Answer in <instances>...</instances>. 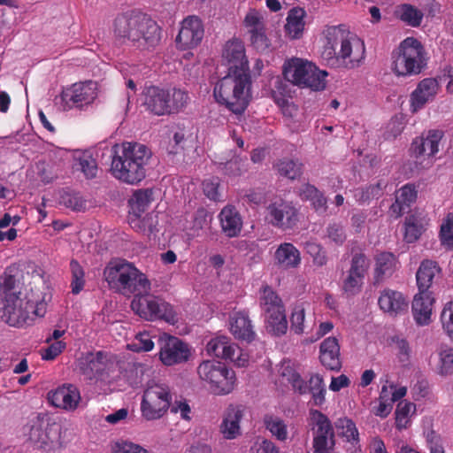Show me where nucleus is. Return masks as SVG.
Wrapping results in <instances>:
<instances>
[{
	"instance_id": "nucleus-32",
	"label": "nucleus",
	"mask_w": 453,
	"mask_h": 453,
	"mask_svg": "<svg viewBox=\"0 0 453 453\" xmlns=\"http://www.w3.org/2000/svg\"><path fill=\"white\" fill-rule=\"evenodd\" d=\"M432 293L418 292L412 301V313L416 323L419 326L429 324L431 320L433 303Z\"/></svg>"
},
{
	"instance_id": "nucleus-14",
	"label": "nucleus",
	"mask_w": 453,
	"mask_h": 453,
	"mask_svg": "<svg viewBox=\"0 0 453 453\" xmlns=\"http://www.w3.org/2000/svg\"><path fill=\"white\" fill-rule=\"evenodd\" d=\"M172 395L166 385L155 384L143 392L141 403L142 416L147 420L161 418L170 407Z\"/></svg>"
},
{
	"instance_id": "nucleus-60",
	"label": "nucleus",
	"mask_w": 453,
	"mask_h": 453,
	"mask_svg": "<svg viewBox=\"0 0 453 453\" xmlns=\"http://www.w3.org/2000/svg\"><path fill=\"white\" fill-rule=\"evenodd\" d=\"M440 370L441 374L453 373V349L447 348L440 352Z\"/></svg>"
},
{
	"instance_id": "nucleus-26",
	"label": "nucleus",
	"mask_w": 453,
	"mask_h": 453,
	"mask_svg": "<svg viewBox=\"0 0 453 453\" xmlns=\"http://www.w3.org/2000/svg\"><path fill=\"white\" fill-rule=\"evenodd\" d=\"M169 91L156 86L146 88L144 92L143 105L151 113L161 116L169 114Z\"/></svg>"
},
{
	"instance_id": "nucleus-38",
	"label": "nucleus",
	"mask_w": 453,
	"mask_h": 453,
	"mask_svg": "<svg viewBox=\"0 0 453 453\" xmlns=\"http://www.w3.org/2000/svg\"><path fill=\"white\" fill-rule=\"evenodd\" d=\"M106 355L98 351L96 354L87 353V379L101 377L109 369Z\"/></svg>"
},
{
	"instance_id": "nucleus-27",
	"label": "nucleus",
	"mask_w": 453,
	"mask_h": 453,
	"mask_svg": "<svg viewBox=\"0 0 453 453\" xmlns=\"http://www.w3.org/2000/svg\"><path fill=\"white\" fill-rule=\"evenodd\" d=\"M56 104L63 111L73 108L81 109L85 101V84L77 82L63 89L59 96L55 98Z\"/></svg>"
},
{
	"instance_id": "nucleus-19",
	"label": "nucleus",
	"mask_w": 453,
	"mask_h": 453,
	"mask_svg": "<svg viewBox=\"0 0 453 453\" xmlns=\"http://www.w3.org/2000/svg\"><path fill=\"white\" fill-rule=\"evenodd\" d=\"M204 29L202 20L196 16H188L181 22L180 29L176 36V46L181 50L193 49L202 41Z\"/></svg>"
},
{
	"instance_id": "nucleus-46",
	"label": "nucleus",
	"mask_w": 453,
	"mask_h": 453,
	"mask_svg": "<svg viewBox=\"0 0 453 453\" xmlns=\"http://www.w3.org/2000/svg\"><path fill=\"white\" fill-rule=\"evenodd\" d=\"M335 427L339 434L344 437L347 441L355 443L358 442V431L356 424L348 418H342L335 422Z\"/></svg>"
},
{
	"instance_id": "nucleus-8",
	"label": "nucleus",
	"mask_w": 453,
	"mask_h": 453,
	"mask_svg": "<svg viewBox=\"0 0 453 453\" xmlns=\"http://www.w3.org/2000/svg\"><path fill=\"white\" fill-rule=\"evenodd\" d=\"M426 65V51L421 42L413 37L404 39L394 57L393 72L397 76L417 75Z\"/></svg>"
},
{
	"instance_id": "nucleus-3",
	"label": "nucleus",
	"mask_w": 453,
	"mask_h": 453,
	"mask_svg": "<svg viewBox=\"0 0 453 453\" xmlns=\"http://www.w3.org/2000/svg\"><path fill=\"white\" fill-rule=\"evenodd\" d=\"M111 173L121 182L136 185L146 176V165L151 157L150 150L141 143L115 144L111 150Z\"/></svg>"
},
{
	"instance_id": "nucleus-59",
	"label": "nucleus",
	"mask_w": 453,
	"mask_h": 453,
	"mask_svg": "<svg viewBox=\"0 0 453 453\" xmlns=\"http://www.w3.org/2000/svg\"><path fill=\"white\" fill-rule=\"evenodd\" d=\"M441 243L448 249L453 250V217L446 219L441 225L440 231Z\"/></svg>"
},
{
	"instance_id": "nucleus-11",
	"label": "nucleus",
	"mask_w": 453,
	"mask_h": 453,
	"mask_svg": "<svg viewBox=\"0 0 453 453\" xmlns=\"http://www.w3.org/2000/svg\"><path fill=\"white\" fill-rule=\"evenodd\" d=\"M27 436L31 443L45 451H52L62 446L61 426L49 423L39 415L27 425Z\"/></svg>"
},
{
	"instance_id": "nucleus-21",
	"label": "nucleus",
	"mask_w": 453,
	"mask_h": 453,
	"mask_svg": "<svg viewBox=\"0 0 453 453\" xmlns=\"http://www.w3.org/2000/svg\"><path fill=\"white\" fill-rule=\"evenodd\" d=\"M229 65L228 72L241 73H250L249 61L245 54V47L241 40L233 39L225 44L223 54Z\"/></svg>"
},
{
	"instance_id": "nucleus-4",
	"label": "nucleus",
	"mask_w": 453,
	"mask_h": 453,
	"mask_svg": "<svg viewBox=\"0 0 453 453\" xmlns=\"http://www.w3.org/2000/svg\"><path fill=\"white\" fill-rule=\"evenodd\" d=\"M110 289L124 296H135L150 290V281L145 273L126 259L109 262L104 272Z\"/></svg>"
},
{
	"instance_id": "nucleus-35",
	"label": "nucleus",
	"mask_w": 453,
	"mask_h": 453,
	"mask_svg": "<svg viewBox=\"0 0 453 453\" xmlns=\"http://www.w3.org/2000/svg\"><path fill=\"white\" fill-rule=\"evenodd\" d=\"M274 257L284 268H296L301 263L299 250L290 242L281 243L276 250Z\"/></svg>"
},
{
	"instance_id": "nucleus-15",
	"label": "nucleus",
	"mask_w": 453,
	"mask_h": 453,
	"mask_svg": "<svg viewBox=\"0 0 453 453\" xmlns=\"http://www.w3.org/2000/svg\"><path fill=\"white\" fill-rule=\"evenodd\" d=\"M158 358L163 365L173 366L185 363L191 355V349L187 342L181 339L167 334L158 337Z\"/></svg>"
},
{
	"instance_id": "nucleus-7",
	"label": "nucleus",
	"mask_w": 453,
	"mask_h": 453,
	"mask_svg": "<svg viewBox=\"0 0 453 453\" xmlns=\"http://www.w3.org/2000/svg\"><path fill=\"white\" fill-rule=\"evenodd\" d=\"M283 75L288 81L301 88L320 91L326 88V78L328 73L311 61L293 58L284 63Z\"/></svg>"
},
{
	"instance_id": "nucleus-5",
	"label": "nucleus",
	"mask_w": 453,
	"mask_h": 453,
	"mask_svg": "<svg viewBox=\"0 0 453 453\" xmlns=\"http://www.w3.org/2000/svg\"><path fill=\"white\" fill-rule=\"evenodd\" d=\"M230 73L219 80L213 88V96L218 104L224 105L234 114H242L250 100V73Z\"/></svg>"
},
{
	"instance_id": "nucleus-53",
	"label": "nucleus",
	"mask_w": 453,
	"mask_h": 453,
	"mask_svg": "<svg viewBox=\"0 0 453 453\" xmlns=\"http://www.w3.org/2000/svg\"><path fill=\"white\" fill-rule=\"evenodd\" d=\"M364 280V277L348 271V275L342 281L343 291L349 296L358 294L361 291Z\"/></svg>"
},
{
	"instance_id": "nucleus-28",
	"label": "nucleus",
	"mask_w": 453,
	"mask_h": 453,
	"mask_svg": "<svg viewBox=\"0 0 453 453\" xmlns=\"http://www.w3.org/2000/svg\"><path fill=\"white\" fill-rule=\"evenodd\" d=\"M319 360L322 365L328 370H341L340 345L335 337H327L320 343Z\"/></svg>"
},
{
	"instance_id": "nucleus-43",
	"label": "nucleus",
	"mask_w": 453,
	"mask_h": 453,
	"mask_svg": "<svg viewBox=\"0 0 453 453\" xmlns=\"http://www.w3.org/2000/svg\"><path fill=\"white\" fill-rule=\"evenodd\" d=\"M416 411V405L413 403L401 401L395 409V426L398 429H405L410 425V415Z\"/></svg>"
},
{
	"instance_id": "nucleus-16",
	"label": "nucleus",
	"mask_w": 453,
	"mask_h": 453,
	"mask_svg": "<svg viewBox=\"0 0 453 453\" xmlns=\"http://www.w3.org/2000/svg\"><path fill=\"white\" fill-rule=\"evenodd\" d=\"M266 220L281 230H290L298 222V210L288 201L278 199L266 207Z\"/></svg>"
},
{
	"instance_id": "nucleus-34",
	"label": "nucleus",
	"mask_w": 453,
	"mask_h": 453,
	"mask_svg": "<svg viewBox=\"0 0 453 453\" xmlns=\"http://www.w3.org/2000/svg\"><path fill=\"white\" fill-rule=\"evenodd\" d=\"M306 12L303 8H292L288 14L285 24L286 35L292 40L299 39L303 36L304 30V18Z\"/></svg>"
},
{
	"instance_id": "nucleus-20",
	"label": "nucleus",
	"mask_w": 453,
	"mask_h": 453,
	"mask_svg": "<svg viewBox=\"0 0 453 453\" xmlns=\"http://www.w3.org/2000/svg\"><path fill=\"white\" fill-rule=\"evenodd\" d=\"M49 403L55 408L66 411H73L77 409L81 401L79 389L73 384H63L47 394Z\"/></svg>"
},
{
	"instance_id": "nucleus-55",
	"label": "nucleus",
	"mask_w": 453,
	"mask_h": 453,
	"mask_svg": "<svg viewBox=\"0 0 453 453\" xmlns=\"http://www.w3.org/2000/svg\"><path fill=\"white\" fill-rule=\"evenodd\" d=\"M441 321L447 335L453 341V301L448 302L441 311Z\"/></svg>"
},
{
	"instance_id": "nucleus-63",
	"label": "nucleus",
	"mask_w": 453,
	"mask_h": 453,
	"mask_svg": "<svg viewBox=\"0 0 453 453\" xmlns=\"http://www.w3.org/2000/svg\"><path fill=\"white\" fill-rule=\"evenodd\" d=\"M112 453H149L145 449L128 441H117L112 446Z\"/></svg>"
},
{
	"instance_id": "nucleus-54",
	"label": "nucleus",
	"mask_w": 453,
	"mask_h": 453,
	"mask_svg": "<svg viewBox=\"0 0 453 453\" xmlns=\"http://www.w3.org/2000/svg\"><path fill=\"white\" fill-rule=\"evenodd\" d=\"M326 237L337 246H342L346 241L347 235L343 226L339 223H331L326 229Z\"/></svg>"
},
{
	"instance_id": "nucleus-12",
	"label": "nucleus",
	"mask_w": 453,
	"mask_h": 453,
	"mask_svg": "<svg viewBox=\"0 0 453 453\" xmlns=\"http://www.w3.org/2000/svg\"><path fill=\"white\" fill-rule=\"evenodd\" d=\"M313 453H330L335 446L333 425L326 415L319 410H310Z\"/></svg>"
},
{
	"instance_id": "nucleus-36",
	"label": "nucleus",
	"mask_w": 453,
	"mask_h": 453,
	"mask_svg": "<svg viewBox=\"0 0 453 453\" xmlns=\"http://www.w3.org/2000/svg\"><path fill=\"white\" fill-rule=\"evenodd\" d=\"M427 221L421 214H411L404 222V240L412 243L419 239L426 230Z\"/></svg>"
},
{
	"instance_id": "nucleus-37",
	"label": "nucleus",
	"mask_w": 453,
	"mask_h": 453,
	"mask_svg": "<svg viewBox=\"0 0 453 453\" xmlns=\"http://www.w3.org/2000/svg\"><path fill=\"white\" fill-rule=\"evenodd\" d=\"M314 325V320L309 321L305 318L304 303H296L291 311L290 330L296 334H302L312 330Z\"/></svg>"
},
{
	"instance_id": "nucleus-10",
	"label": "nucleus",
	"mask_w": 453,
	"mask_h": 453,
	"mask_svg": "<svg viewBox=\"0 0 453 453\" xmlns=\"http://www.w3.org/2000/svg\"><path fill=\"white\" fill-rule=\"evenodd\" d=\"M197 373L214 395H226L234 388L235 372L219 361H203L197 367Z\"/></svg>"
},
{
	"instance_id": "nucleus-47",
	"label": "nucleus",
	"mask_w": 453,
	"mask_h": 453,
	"mask_svg": "<svg viewBox=\"0 0 453 453\" xmlns=\"http://www.w3.org/2000/svg\"><path fill=\"white\" fill-rule=\"evenodd\" d=\"M59 203L66 208H70L73 211H81L82 209L84 200L80 192L70 188H65L60 193Z\"/></svg>"
},
{
	"instance_id": "nucleus-9",
	"label": "nucleus",
	"mask_w": 453,
	"mask_h": 453,
	"mask_svg": "<svg viewBox=\"0 0 453 453\" xmlns=\"http://www.w3.org/2000/svg\"><path fill=\"white\" fill-rule=\"evenodd\" d=\"M259 306L269 331L277 336L285 334L288 331L285 306L280 296L272 287L265 285L260 288Z\"/></svg>"
},
{
	"instance_id": "nucleus-51",
	"label": "nucleus",
	"mask_w": 453,
	"mask_h": 453,
	"mask_svg": "<svg viewBox=\"0 0 453 453\" xmlns=\"http://www.w3.org/2000/svg\"><path fill=\"white\" fill-rule=\"evenodd\" d=\"M16 283L17 280L15 276L12 274V270L7 268L0 277V295L11 296L21 293L18 290Z\"/></svg>"
},
{
	"instance_id": "nucleus-44",
	"label": "nucleus",
	"mask_w": 453,
	"mask_h": 453,
	"mask_svg": "<svg viewBox=\"0 0 453 453\" xmlns=\"http://www.w3.org/2000/svg\"><path fill=\"white\" fill-rule=\"evenodd\" d=\"M387 181L380 180L376 184H371L365 188H358L355 192V197L359 202H366L373 198H379L383 195L387 187Z\"/></svg>"
},
{
	"instance_id": "nucleus-41",
	"label": "nucleus",
	"mask_w": 453,
	"mask_h": 453,
	"mask_svg": "<svg viewBox=\"0 0 453 453\" xmlns=\"http://www.w3.org/2000/svg\"><path fill=\"white\" fill-rule=\"evenodd\" d=\"M219 172L228 177H238L246 171L245 161L239 156L233 155L226 161L215 162Z\"/></svg>"
},
{
	"instance_id": "nucleus-30",
	"label": "nucleus",
	"mask_w": 453,
	"mask_h": 453,
	"mask_svg": "<svg viewBox=\"0 0 453 453\" xmlns=\"http://www.w3.org/2000/svg\"><path fill=\"white\" fill-rule=\"evenodd\" d=\"M378 304L384 312L390 316H397L408 308V302L401 292L386 288L381 291Z\"/></svg>"
},
{
	"instance_id": "nucleus-56",
	"label": "nucleus",
	"mask_w": 453,
	"mask_h": 453,
	"mask_svg": "<svg viewBox=\"0 0 453 453\" xmlns=\"http://www.w3.org/2000/svg\"><path fill=\"white\" fill-rule=\"evenodd\" d=\"M220 185V180L218 177H211L206 179L203 182V194L210 200L217 202L220 200V193L219 188Z\"/></svg>"
},
{
	"instance_id": "nucleus-64",
	"label": "nucleus",
	"mask_w": 453,
	"mask_h": 453,
	"mask_svg": "<svg viewBox=\"0 0 453 453\" xmlns=\"http://www.w3.org/2000/svg\"><path fill=\"white\" fill-rule=\"evenodd\" d=\"M245 26L249 28V32L254 30H261L265 27L262 18L257 12H249L244 19Z\"/></svg>"
},
{
	"instance_id": "nucleus-2",
	"label": "nucleus",
	"mask_w": 453,
	"mask_h": 453,
	"mask_svg": "<svg viewBox=\"0 0 453 453\" xmlns=\"http://www.w3.org/2000/svg\"><path fill=\"white\" fill-rule=\"evenodd\" d=\"M112 32L116 40L128 42L142 50L155 48L161 40V27L149 15L137 10L117 14L112 21Z\"/></svg>"
},
{
	"instance_id": "nucleus-57",
	"label": "nucleus",
	"mask_w": 453,
	"mask_h": 453,
	"mask_svg": "<svg viewBox=\"0 0 453 453\" xmlns=\"http://www.w3.org/2000/svg\"><path fill=\"white\" fill-rule=\"evenodd\" d=\"M388 390L386 386H383L380 395V403L374 411V414L380 418H386L389 415L393 408V403L388 399Z\"/></svg>"
},
{
	"instance_id": "nucleus-22",
	"label": "nucleus",
	"mask_w": 453,
	"mask_h": 453,
	"mask_svg": "<svg viewBox=\"0 0 453 453\" xmlns=\"http://www.w3.org/2000/svg\"><path fill=\"white\" fill-rule=\"evenodd\" d=\"M440 85L436 79L426 78L420 81L411 94V108L412 112L421 110L429 101L433 100L439 91Z\"/></svg>"
},
{
	"instance_id": "nucleus-49",
	"label": "nucleus",
	"mask_w": 453,
	"mask_h": 453,
	"mask_svg": "<svg viewBox=\"0 0 453 453\" xmlns=\"http://www.w3.org/2000/svg\"><path fill=\"white\" fill-rule=\"evenodd\" d=\"M70 269L72 273L71 288L72 293L74 295L79 294L84 286V271L83 267L75 259L70 262Z\"/></svg>"
},
{
	"instance_id": "nucleus-39",
	"label": "nucleus",
	"mask_w": 453,
	"mask_h": 453,
	"mask_svg": "<svg viewBox=\"0 0 453 453\" xmlns=\"http://www.w3.org/2000/svg\"><path fill=\"white\" fill-rule=\"evenodd\" d=\"M263 423L265 429L268 430L276 440L282 442L288 440V425L280 417L273 414H265L263 418Z\"/></svg>"
},
{
	"instance_id": "nucleus-45",
	"label": "nucleus",
	"mask_w": 453,
	"mask_h": 453,
	"mask_svg": "<svg viewBox=\"0 0 453 453\" xmlns=\"http://www.w3.org/2000/svg\"><path fill=\"white\" fill-rule=\"evenodd\" d=\"M326 388L323 378L319 374L311 376L308 385V392L312 395L313 404L321 406L325 403Z\"/></svg>"
},
{
	"instance_id": "nucleus-17",
	"label": "nucleus",
	"mask_w": 453,
	"mask_h": 453,
	"mask_svg": "<svg viewBox=\"0 0 453 453\" xmlns=\"http://www.w3.org/2000/svg\"><path fill=\"white\" fill-rule=\"evenodd\" d=\"M206 349L210 355L229 360L239 367H245L249 363L248 355L226 336L212 338L207 343Z\"/></svg>"
},
{
	"instance_id": "nucleus-58",
	"label": "nucleus",
	"mask_w": 453,
	"mask_h": 453,
	"mask_svg": "<svg viewBox=\"0 0 453 453\" xmlns=\"http://www.w3.org/2000/svg\"><path fill=\"white\" fill-rule=\"evenodd\" d=\"M418 196V190L414 184L407 183L403 186L396 193V197L408 207L415 203Z\"/></svg>"
},
{
	"instance_id": "nucleus-6",
	"label": "nucleus",
	"mask_w": 453,
	"mask_h": 453,
	"mask_svg": "<svg viewBox=\"0 0 453 453\" xmlns=\"http://www.w3.org/2000/svg\"><path fill=\"white\" fill-rule=\"evenodd\" d=\"M47 303L42 299H32L22 293L0 295V317L9 326L21 327L31 325L36 318H42Z\"/></svg>"
},
{
	"instance_id": "nucleus-18",
	"label": "nucleus",
	"mask_w": 453,
	"mask_h": 453,
	"mask_svg": "<svg viewBox=\"0 0 453 453\" xmlns=\"http://www.w3.org/2000/svg\"><path fill=\"white\" fill-rule=\"evenodd\" d=\"M443 137V133L440 130H429L425 135L424 134L416 137L411 145L410 151L416 159L421 157L426 160L424 167H429L433 165V157L439 151V144Z\"/></svg>"
},
{
	"instance_id": "nucleus-31",
	"label": "nucleus",
	"mask_w": 453,
	"mask_h": 453,
	"mask_svg": "<svg viewBox=\"0 0 453 453\" xmlns=\"http://www.w3.org/2000/svg\"><path fill=\"white\" fill-rule=\"evenodd\" d=\"M230 331L238 340L250 342L255 339L256 333L245 311H235L230 317Z\"/></svg>"
},
{
	"instance_id": "nucleus-62",
	"label": "nucleus",
	"mask_w": 453,
	"mask_h": 453,
	"mask_svg": "<svg viewBox=\"0 0 453 453\" xmlns=\"http://www.w3.org/2000/svg\"><path fill=\"white\" fill-rule=\"evenodd\" d=\"M65 347L66 343L63 341L54 342L42 350V358L43 360H54L63 352Z\"/></svg>"
},
{
	"instance_id": "nucleus-23",
	"label": "nucleus",
	"mask_w": 453,
	"mask_h": 453,
	"mask_svg": "<svg viewBox=\"0 0 453 453\" xmlns=\"http://www.w3.org/2000/svg\"><path fill=\"white\" fill-rule=\"evenodd\" d=\"M154 191L152 188L137 189L133 193L132 197L129 199V206L132 216L135 219H131L130 224L132 227H138L142 230L140 224L142 221L140 218L148 210L150 203L154 200Z\"/></svg>"
},
{
	"instance_id": "nucleus-48",
	"label": "nucleus",
	"mask_w": 453,
	"mask_h": 453,
	"mask_svg": "<svg viewBox=\"0 0 453 453\" xmlns=\"http://www.w3.org/2000/svg\"><path fill=\"white\" fill-rule=\"evenodd\" d=\"M169 91V114L175 113L182 110L188 104L189 96L187 91L180 88H173Z\"/></svg>"
},
{
	"instance_id": "nucleus-42",
	"label": "nucleus",
	"mask_w": 453,
	"mask_h": 453,
	"mask_svg": "<svg viewBox=\"0 0 453 453\" xmlns=\"http://www.w3.org/2000/svg\"><path fill=\"white\" fill-rule=\"evenodd\" d=\"M274 167L280 176L295 180L301 176L303 165L298 160L282 158L274 165Z\"/></svg>"
},
{
	"instance_id": "nucleus-24",
	"label": "nucleus",
	"mask_w": 453,
	"mask_h": 453,
	"mask_svg": "<svg viewBox=\"0 0 453 453\" xmlns=\"http://www.w3.org/2000/svg\"><path fill=\"white\" fill-rule=\"evenodd\" d=\"M374 260V284H379L392 277L400 267L397 257L392 252H380L375 257Z\"/></svg>"
},
{
	"instance_id": "nucleus-13",
	"label": "nucleus",
	"mask_w": 453,
	"mask_h": 453,
	"mask_svg": "<svg viewBox=\"0 0 453 453\" xmlns=\"http://www.w3.org/2000/svg\"><path fill=\"white\" fill-rule=\"evenodd\" d=\"M131 308L142 319L151 321L156 319L170 321L175 315L171 304L149 292L134 296Z\"/></svg>"
},
{
	"instance_id": "nucleus-33",
	"label": "nucleus",
	"mask_w": 453,
	"mask_h": 453,
	"mask_svg": "<svg viewBox=\"0 0 453 453\" xmlns=\"http://www.w3.org/2000/svg\"><path fill=\"white\" fill-rule=\"evenodd\" d=\"M440 272L441 269L435 261H422L416 273L418 292L431 293L429 288L433 284L434 278Z\"/></svg>"
},
{
	"instance_id": "nucleus-29",
	"label": "nucleus",
	"mask_w": 453,
	"mask_h": 453,
	"mask_svg": "<svg viewBox=\"0 0 453 453\" xmlns=\"http://www.w3.org/2000/svg\"><path fill=\"white\" fill-rule=\"evenodd\" d=\"M244 408L242 405L231 404L226 410L220 432L225 439L233 440L241 434L240 422L243 418Z\"/></svg>"
},
{
	"instance_id": "nucleus-1",
	"label": "nucleus",
	"mask_w": 453,
	"mask_h": 453,
	"mask_svg": "<svg viewBox=\"0 0 453 453\" xmlns=\"http://www.w3.org/2000/svg\"><path fill=\"white\" fill-rule=\"evenodd\" d=\"M325 37L321 57L327 66L350 70L362 65L365 58V43L345 25L328 27Z\"/></svg>"
},
{
	"instance_id": "nucleus-52",
	"label": "nucleus",
	"mask_w": 453,
	"mask_h": 453,
	"mask_svg": "<svg viewBox=\"0 0 453 453\" xmlns=\"http://www.w3.org/2000/svg\"><path fill=\"white\" fill-rule=\"evenodd\" d=\"M127 347L134 352L150 351L154 348V342L149 333L142 332L137 334Z\"/></svg>"
},
{
	"instance_id": "nucleus-25",
	"label": "nucleus",
	"mask_w": 453,
	"mask_h": 453,
	"mask_svg": "<svg viewBox=\"0 0 453 453\" xmlns=\"http://www.w3.org/2000/svg\"><path fill=\"white\" fill-rule=\"evenodd\" d=\"M219 220L222 233L228 238L240 235L242 230V218L238 210L233 205H226L219 213Z\"/></svg>"
},
{
	"instance_id": "nucleus-40",
	"label": "nucleus",
	"mask_w": 453,
	"mask_h": 453,
	"mask_svg": "<svg viewBox=\"0 0 453 453\" xmlns=\"http://www.w3.org/2000/svg\"><path fill=\"white\" fill-rule=\"evenodd\" d=\"M395 16L413 27H418L423 19V12L410 4H403L396 7Z\"/></svg>"
},
{
	"instance_id": "nucleus-61",
	"label": "nucleus",
	"mask_w": 453,
	"mask_h": 453,
	"mask_svg": "<svg viewBox=\"0 0 453 453\" xmlns=\"http://www.w3.org/2000/svg\"><path fill=\"white\" fill-rule=\"evenodd\" d=\"M250 42L252 46L257 50L264 51L269 47V40L265 33V27L261 30H254L250 32Z\"/></svg>"
},
{
	"instance_id": "nucleus-50",
	"label": "nucleus",
	"mask_w": 453,
	"mask_h": 453,
	"mask_svg": "<svg viewBox=\"0 0 453 453\" xmlns=\"http://www.w3.org/2000/svg\"><path fill=\"white\" fill-rule=\"evenodd\" d=\"M370 266L368 257L363 252H356L352 255L349 272L365 278Z\"/></svg>"
}]
</instances>
